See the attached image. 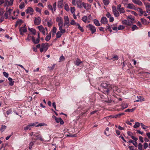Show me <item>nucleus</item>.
Here are the masks:
<instances>
[{"mask_svg":"<svg viewBox=\"0 0 150 150\" xmlns=\"http://www.w3.org/2000/svg\"><path fill=\"white\" fill-rule=\"evenodd\" d=\"M101 86L103 88V92L105 94H108L109 90L113 89V90L115 89V87H114L113 85L108 84V83L105 82H103L101 84Z\"/></svg>","mask_w":150,"mask_h":150,"instance_id":"1","label":"nucleus"},{"mask_svg":"<svg viewBox=\"0 0 150 150\" xmlns=\"http://www.w3.org/2000/svg\"><path fill=\"white\" fill-rule=\"evenodd\" d=\"M122 23L123 24L126 25L127 26H131V16H128L126 20H124L122 21Z\"/></svg>","mask_w":150,"mask_h":150,"instance_id":"2","label":"nucleus"},{"mask_svg":"<svg viewBox=\"0 0 150 150\" xmlns=\"http://www.w3.org/2000/svg\"><path fill=\"white\" fill-rule=\"evenodd\" d=\"M49 47L48 44L47 43H42L41 45V47L40 48V51L42 52L43 51L46 52L48 49Z\"/></svg>","mask_w":150,"mask_h":150,"instance_id":"3","label":"nucleus"},{"mask_svg":"<svg viewBox=\"0 0 150 150\" xmlns=\"http://www.w3.org/2000/svg\"><path fill=\"white\" fill-rule=\"evenodd\" d=\"M38 28L39 30L44 35H45L46 34L48 33L47 28L46 27L44 28L42 25H40L38 26Z\"/></svg>","mask_w":150,"mask_h":150,"instance_id":"4","label":"nucleus"},{"mask_svg":"<svg viewBox=\"0 0 150 150\" xmlns=\"http://www.w3.org/2000/svg\"><path fill=\"white\" fill-rule=\"evenodd\" d=\"M64 23H63V26L64 27L66 26V28H68L70 25L69 18L68 16H64Z\"/></svg>","mask_w":150,"mask_h":150,"instance_id":"5","label":"nucleus"},{"mask_svg":"<svg viewBox=\"0 0 150 150\" xmlns=\"http://www.w3.org/2000/svg\"><path fill=\"white\" fill-rule=\"evenodd\" d=\"M56 21L58 22V25L59 26H63V18L60 16H59L57 17Z\"/></svg>","mask_w":150,"mask_h":150,"instance_id":"6","label":"nucleus"},{"mask_svg":"<svg viewBox=\"0 0 150 150\" xmlns=\"http://www.w3.org/2000/svg\"><path fill=\"white\" fill-rule=\"evenodd\" d=\"M86 27L89 28V29L91 31L92 34L96 32V29L95 27L91 24H89L88 25L86 26Z\"/></svg>","mask_w":150,"mask_h":150,"instance_id":"7","label":"nucleus"},{"mask_svg":"<svg viewBox=\"0 0 150 150\" xmlns=\"http://www.w3.org/2000/svg\"><path fill=\"white\" fill-rule=\"evenodd\" d=\"M19 31L20 33V34L22 35H23L24 33H25L27 31V28L25 27V26L21 27L19 29Z\"/></svg>","mask_w":150,"mask_h":150,"instance_id":"8","label":"nucleus"},{"mask_svg":"<svg viewBox=\"0 0 150 150\" xmlns=\"http://www.w3.org/2000/svg\"><path fill=\"white\" fill-rule=\"evenodd\" d=\"M83 3L84 2H82L81 0H77L76 3L77 7L79 8H82Z\"/></svg>","mask_w":150,"mask_h":150,"instance_id":"9","label":"nucleus"},{"mask_svg":"<svg viewBox=\"0 0 150 150\" xmlns=\"http://www.w3.org/2000/svg\"><path fill=\"white\" fill-rule=\"evenodd\" d=\"M144 5L145 6L146 12L150 13V4L149 3H144Z\"/></svg>","mask_w":150,"mask_h":150,"instance_id":"10","label":"nucleus"},{"mask_svg":"<svg viewBox=\"0 0 150 150\" xmlns=\"http://www.w3.org/2000/svg\"><path fill=\"white\" fill-rule=\"evenodd\" d=\"M41 19L40 18L38 17L37 18H35L34 20V23L35 25H38L40 24Z\"/></svg>","mask_w":150,"mask_h":150,"instance_id":"11","label":"nucleus"},{"mask_svg":"<svg viewBox=\"0 0 150 150\" xmlns=\"http://www.w3.org/2000/svg\"><path fill=\"white\" fill-rule=\"evenodd\" d=\"M83 4V6L86 10L89 9L91 8V5L89 4L84 3Z\"/></svg>","mask_w":150,"mask_h":150,"instance_id":"12","label":"nucleus"},{"mask_svg":"<svg viewBox=\"0 0 150 150\" xmlns=\"http://www.w3.org/2000/svg\"><path fill=\"white\" fill-rule=\"evenodd\" d=\"M137 99L135 100L134 101V102H139V101H144V98L142 97L139 96L138 97V96H137Z\"/></svg>","mask_w":150,"mask_h":150,"instance_id":"13","label":"nucleus"},{"mask_svg":"<svg viewBox=\"0 0 150 150\" xmlns=\"http://www.w3.org/2000/svg\"><path fill=\"white\" fill-rule=\"evenodd\" d=\"M55 119L56 122L57 123L60 122L61 125H62L64 124V122L63 120L60 118H57L56 117H55Z\"/></svg>","mask_w":150,"mask_h":150,"instance_id":"14","label":"nucleus"},{"mask_svg":"<svg viewBox=\"0 0 150 150\" xmlns=\"http://www.w3.org/2000/svg\"><path fill=\"white\" fill-rule=\"evenodd\" d=\"M100 22L102 24H106L108 22L107 19L106 17H103L101 19Z\"/></svg>","mask_w":150,"mask_h":150,"instance_id":"15","label":"nucleus"},{"mask_svg":"<svg viewBox=\"0 0 150 150\" xmlns=\"http://www.w3.org/2000/svg\"><path fill=\"white\" fill-rule=\"evenodd\" d=\"M133 2L139 6H141L143 4L140 0H132Z\"/></svg>","mask_w":150,"mask_h":150,"instance_id":"16","label":"nucleus"},{"mask_svg":"<svg viewBox=\"0 0 150 150\" xmlns=\"http://www.w3.org/2000/svg\"><path fill=\"white\" fill-rule=\"evenodd\" d=\"M112 11L114 15L115 16L117 17L119 16V14L118 12L116 10L115 8H114L113 7Z\"/></svg>","mask_w":150,"mask_h":150,"instance_id":"17","label":"nucleus"},{"mask_svg":"<svg viewBox=\"0 0 150 150\" xmlns=\"http://www.w3.org/2000/svg\"><path fill=\"white\" fill-rule=\"evenodd\" d=\"M33 12L34 10L33 9L30 7H28L25 10V12L26 13H29L31 12Z\"/></svg>","mask_w":150,"mask_h":150,"instance_id":"18","label":"nucleus"},{"mask_svg":"<svg viewBox=\"0 0 150 150\" xmlns=\"http://www.w3.org/2000/svg\"><path fill=\"white\" fill-rule=\"evenodd\" d=\"M82 62L79 59H77L76 61L74 62V63L75 65L77 66H79Z\"/></svg>","mask_w":150,"mask_h":150,"instance_id":"19","label":"nucleus"},{"mask_svg":"<svg viewBox=\"0 0 150 150\" xmlns=\"http://www.w3.org/2000/svg\"><path fill=\"white\" fill-rule=\"evenodd\" d=\"M59 31L62 33H64L66 32V30L65 29L63 28V26H59Z\"/></svg>","mask_w":150,"mask_h":150,"instance_id":"20","label":"nucleus"},{"mask_svg":"<svg viewBox=\"0 0 150 150\" xmlns=\"http://www.w3.org/2000/svg\"><path fill=\"white\" fill-rule=\"evenodd\" d=\"M31 39L32 40L34 44H38L40 42V40H38V39H37L36 40L35 38L33 37H31Z\"/></svg>","mask_w":150,"mask_h":150,"instance_id":"21","label":"nucleus"},{"mask_svg":"<svg viewBox=\"0 0 150 150\" xmlns=\"http://www.w3.org/2000/svg\"><path fill=\"white\" fill-rule=\"evenodd\" d=\"M8 79L10 82L9 83V85L11 86H13L14 84V81H13L11 77H9Z\"/></svg>","mask_w":150,"mask_h":150,"instance_id":"22","label":"nucleus"},{"mask_svg":"<svg viewBox=\"0 0 150 150\" xmlns=\"http://www.w3.org/2000/svg\"><path fill=\"white\" fill-rule=\"evenodd\" d=\"M63 34L59 32V31H58L57 32L56 34V37L57 38H60Z\"/></svg>","mask_w":150,"mask_h":150,"instance_id":"23","label":"nucleus"},{"mask_svg":"<svg viewBox=\"0 0 150 150\" xmlns=\"http://www.w3.org/2000/svg\"><path fill=\"white\" fill-rule=\"evenodd\" d=\"M31 129V126L30 124L27 125L24 128V130H27L28 129L30 130Z\"/></svg>","mask_w":150,"mask_h":150,"instance_id":"24","label":"nucleus"},{"mask_svg":"<svg viewBox=\"0 0 150 150\" xmlns=\"http://www.w3.org/2000/svg\"><path fill=\"white\" fill-rule=\"evenodd\" d=\"M138 29H139V28L136 25L132 24V31H134Z\"/></svg>","mask_w":150,"mask_h":150,"instance_id":"25","label":"nucleus"},{"mask_svg":"<svg viewBox=\"0 0 150 150\" xmlns=\"http://www.w3.org/2000/svg\"><path fill=\"white\" fill-rule=\"evenodd\" d=\"M28 30H29L34 35H35L36 33V30L33 28H28Z\"/></svg>","mask_w":150,"mask_h":150,"instance_id":"26","label":"nucleus"},{"mask_svg":"<svg viewBox=\"0 0 150 150\" xmlns=\"http://www.w3.org/2000/svg\"><path fill=\"white\" fill-rule=\"evenodd\" d=\"M94 23L97 26H99L100 25L99 21L97 19H94Z\"/></svg>","mask_w":150,"mask_h":150,"instance_id":"27","label":"nucleus"},{"mask_svg":"<svg viewBox=\"0 0 150 150\" xmlns=\"http://www.w3.org/2000/svg\"><path fill=\"white\" fill-rule=\"evenodd\" d=\"M47 25L49 27H50L53 24L51 20L47 21Z\"/></svg>","mask_w":150,"mask_h":150,"instance_id":"28","label":"nucleus"},{"mask_svg":"<svg viewBox=\"0 0 150 150\" xmlns=\"http://www.w3.org/2000/svg\"><path fill=\"white\" fill-rule=\"evenodd\" d=\"M140 125V124L139 122H136L133 126V127L134 128H137L139 127Z\"/></svg>","mask_w":150,"mask_h":150,"instance_id":"29","label":"nucleus"},{"mask_svg":"<svg viewBox=\"0 0 150 150\" xmlns=\"http://www.w3.org/2000/svg\"><path fill=\"white\" fill-rule=\"evenodd\" d=\"M22 23V21L21 20V19L18 20L16 22V24L15 25V26L16 27L18 25H20Z\"/></svg>","mask_w":150,"mask_h":150,"instance_id":"30","label":"nucleus"},{"mask_svg":"<svg viewBox=\"0 0 150 150\" xmlns=\"http://www.w3.org/2000/svg\"><path fill=\"white\" fill-rule=\"evenodd\" d=\"M51 38V34L49 33L48 35H47L45 38V40L47 41H49L50 39Z\"/></svg>","mask_w":150,"mask_h":150,"instance_id":"31","label":"nucleus"},{"mask_svg":"<svg viewBox=\"0 0 150 150\" xmlns=\"http://www.w3.org/2000/svg\"><path fill=\"white\" fill-rule=\"evenodd\" d=\"M79 23H76L75 22V21L74 20H72L71 22H70V24L72 25H75L76 26H77V24H78Z\"/></svg>","mask_w":150,"mask_h":150,"instance_id":"32","label":"nucleus"},{"mask_svg":"<svg viewBox=\"0 0 150 150\" xmlns=\"http://www.w3.org/2000/svg\"><path fill=\"white\" fill-rule=\"evenodd\" d=\"M138 149L140 150H144V149L143 147V146L140 143H139L138 144Z\"/></svg>","mask_w":150,"mask_h":150,"instance_id":"33","label":"nucleus"},{"mask_svg":"<svg viewBox=\"0 0 150 150\" xmlns=\"http://www.w3.org/2000/svg\"><path fill=\"white\" fill-rule=\"evenodd\" d=\"M25 7L24 3V2H21L19 6V8L21 9H22Z\"/></svg>","mask_w":150,"mask_h":150,"instance_id":"34","label":"nucleus"},{"mask_svg":"<svg viewBox=\"0 0 150 150\" xmlns=\"http://www.w3.org/2000/svg\"><path fill=\"white\" fill-rule=\"evenodd\" d=\"M64 7L65 10L67 11H69V8L68 4H66L64 5Z\"/></svg>","mask_w":150,"mask_h":150,"instance_id":"35","label":"nucleus"},{"mask_svg":"<svg viewBox=\"0 0 150 150\" xmlns=\"http://www.w3.org/2000/svg\"><path fill=\"white\" fill-rule=\"evenodd\" d=\"M57 30L56 28L54 26L53 27L52 29V32L53 33V35H54V34L56 33Z\"/></svg>","mask_w":150,"mask_h":150,"instance_id":"36","label":"nucleus"},{"mask_svg":"<svg viewBox=\"0 0 150 150\" xmlns=\"http://www.w3.org/2000/svg\"><path fill=\"white\" fill-rule=\"evenodd\" d=\"M140 125L142 128L144 129H145L148 128V127L144 125V124L142 123H140Z\"/></svg>","mask_w":150,"mask_h":150,"instance_id":"37","label":"nucleus"},{"mask_svg":"<svg viewBox=\"0 0 150 150\" xmlns=\"http://www.w3.org/2000/svg\"><path fill=\"white\" fill-rule=\"evenodd\" d=\"M6 126L2 125L0 129L2 132H3L6 129Z\"/></svg>","mask_w":150,"mask_h":150,"instance_id":"38","label":"nucleus"},{"mask_svg":"<svg viewBox=\"0 0 150 150\" xmlns=\"http://www.w3.org/2000/svg\"><path fill=\"white\" fill-rule=\"evenodd\" d=\"M78 26V28L82 32H83L84 30L80 26L79 24H77V26Z\"/></svg>","mask_w":150,"mask_h":150,"instance_id":"39","label":"nucleus"},{"mask_svg":"<svg viewBox=\"0 0 150 150\" xmlns=\"http://www.w3.org/2000/svg\"><path fill=\"white\" fill-rule=\"evenodd\" d=\"M12 11H13L12 9L9 8L6 12L7 13H8L9 14V15L11 16V12H12Z\"/></svg>","mask_w":150,"mask_h":150,"instance_id":"40","label":"nucleus"},{"mask_svg":"<svg viewBox=\"0 0 150 150\" xmlns=\"http://www.w3.org/2000/svg\"><path fill=\"white\" fill-rule=\"evenodd\" d=\"M103 2L105 5H107L109 4V0H103Z\"/></svg>","mask_w":150,"mask_h":150,"instance_id":"41","label":"nucleus"},{"mask_svg":"<svg viewBox=\"0 0 150 150\" xmlns=\"http://www.w3.org/2000/svg\"><path fill=\"white\" fill-rule=\"evenodd\" d=\"M47 125L44 123H41L37 125V127L42 126H47Z\"/></svg>","mask_w":150,"mask_h":150,"instance_id":"42","label":"nucleus"},{"mask_svg":"<svg viewBox=\"0 0 150 150\" xmlns=\"http://www.w3.org/2000/svg\"><path fill=\"white\" fill-rule=\"evenodd\" d=\"M53 8L54 11H55L56 10V3H54L53 5Z\"/></svg>","mask_w":150,"mask_h":150,"instance_id":"43","label":"nucleus"},{"mask_svg":"<svg viewBox=\"0 0 150 150\" xmlns=\"http://www.w3.org/2000/svg\"><path fill=\"white\" fill-rule=\"evenodd\" d=\"M34 144V143L33 142H31L29 144V148L30 149V150H31L32 148V146Z\"/></svg>","mask_w":150,"mask_h":150,"instance_id":"44","label":"nucleus"},{"mask_svg":"<svg viewBox=\"0 0 150 150\" xmlns=\"http://www.w3.org/2000/svg\"><path fill=\"white\" fill-rule=\"evenodd\" d=\"M125 28L124 26L122 25H120L117 28V29L118 30H121L124 29Z\"/></svg>","mask_w":150,"mask_h":150,"instance_id":"45","label":"nucleus"},{"mask_svg":"<svg viewBox=\"0 0 150 150\" xmlns=\"http://www.w3.org/2000/svg\"><path fill=\"white\" fill-rule=\"evenodd\" d=\"M37 139H36L37 140L39 139L42 141L43 140V139L42 138V136L40 135H37Z\"/></svg>","mask_w":150,"mask_h":150,"instance_id":"46","label":"nucleus"},{"mask_svg":"<svg viewBox=\"0 0 150 150\" xmlns=\"http://www.w3.org/2000/svg\"><path fill=\"white\" fill-rule=\"evenodd\" d=\"M55 65V64H53V65H52V66L51 67H48V68L49 69L50 71L52 70L54 68Z\"/></svg>","mask_w":150,"mask_h":150,"instance_id":"47","label":"nucleus"},{"mask_svg":"<svg viewBox=\"0 0 150 150\" xmlns=\"http://www.w3.org/2000/svg\"><path fill=\"white\" fill-rule=\"evenodd\" d=\"M87 19V17L86 16H84L82 19V21L85 23H86V22Z\"/></svg>","mask_w":150,"mask_h":150,"instance_id":"48","label":"nucleus"},{"mask_svg":"<svg viewBox=\"0 0 150 150\" xmlns=\"http://www.w3.org/2000/svg\"><path fill=\"white\" fill-rule=\"evenodd\" d=\"M14 0H10L8 2V4L9 6L13 5Z\"/></svg>","mask_w":150,"mask_h":150,"instance_id":"49","label":"nucleus"},{"mask_svg":"<svg viewBox=\"0 0 150 150\" xmlns=\"http://www.w3.org/2000/svg\"><path fill=\"white\" fill-rule=\"evenodd\" d=\"M118 11L121 13H123L125 12V10L123 8V7H122L121 8H120L119 10H118Z\"/></svg>","mask_w":150,"mask_h":150,"instance_id":"50","label":"nucleus"},{"mask_svg":"<svg viewBox=\"0 0 150 150\" xmlns=\"http://www.w3.org/2000/svg\"><path fill=\"white\" fill-rule=\"evenodd\" d=\"M48 9H50V10H51L52 11V13H53L54 11L52 5H49L48 6Z\"/></svg>","mask_w":150,"mask_h":150,"instance_id":"51","label":"nucleus"},{"mask_svg":"<svg viewBox=\"0 0 150 150\" xmlns=\"http://www.w3.org/2000/svg\"><path fill=\"white\" fill-rule=\"evenodd\" d=\"M137 11H138L140 13V14H141V13H142L143 11L142 9L139 8H137Z\"/></svg>","mask_w":150,"mask_h":150,"instance_id":"52","label":"nucleus"},{"mask_svg":"<svg viewBox=\"0 0 150 150\" xmlns=\"http://www.w3.org/2000/svg\"><path fill=\"white\" fill-rule=\"evenodd\" d=\"M142 15H143L144 16H148V15L147 14L146 11H143L142 13H141V14L140 15V16H141Z\"/></svg>","mask_w":150,"mask_h":150,"instance_id":"53","label":"nucleus"},{"mask_svg":"<svg viewBox=\"0 0 150 150\" xmlns=\"http://www.w3.org/2000/svg\"><path fill=\"white\" fill-rule=\"evenodd\" d=\"M143 146L144 149H146L148 147V144L146 142H145Z\"/></svg>","mask_w":150,"mask_h":150,"instance_id":"54","label":"nucleus"},{"mask_svg":"<svg viewBox=\"0 0 150 150\" xmlns=\"http://www.w3.org/2000/svg\"><path fill=\"white\" fill-rule=\"evenodd\" d=\"M122 108L123 109H125L127 107V105L126 103L122 104L121 105Z\"/></svg>","mask_w":150,"mask_h":150,"instance_id":"55","label":"nucleus"},{"mask_svg":"<svg viewBox=\"0 0 150 150\" xmlns=\"http://www.w3.org/2000/svg\"><path fill=\"white\" fill-rule=\"evenodd\" d=\"M115 127L119 129L120 130H122L124 129V128L122 127H121L120 126H118L117 125H115Z\"/></svg>","mask_w":150,"mask_h":150,"instance_id":"56","label":"nucleus"},{"mask_svg":"<svg viewBox=\"0 0 150 150\" xmlns=\"http://www.w3.org/2000/svg\"><path fill=\"white\" fill-rule=\"evenodd\" d=\"M38 122H36L35 123H30V125L31 127L32 126H35V127H37L36 126L37 125H36V124Z\"/></svg>","mask_w":150,"mask_h":150,"instance_id":"57","label":"nucleus"},{"mask_svg":"<svg viewBox=\"0 0 150 150\" xmlns=\"http://www.w3.org/2000/svg\"><path fill=\"white\" fill-rule=\"evenodd\" d=\"M10 16V15H9V14L6 12L4 14L5 18L6 19H7L8 18V17H9Z\"/></svg>","mask_w":150,"mask_h":150,"instance_id":"58","label":"nucleus"},{"mask_svg":"<svg viewBox=\"0 0 150 150\" xmlns=\"http://www.w3.org/2000/svg\"><path fill=\"white\" fill-rule=\"evenodd\" d=\"M65 59L64 57L63 56V55H62V56L60 57L59 58V61H62L64 60Z\"/></svg>","mask_w":150,"mask_h":150,"instance_id":"59","label":"nucleus"},{"mask_svg":"<svg viewBox=\"0 0 150 150\" xmlns=\"http://www.w3.org/2000/svg\"><path fill=\"white\" fill-rule=\"evenodd\" d=\"M31 37H32L30 35L28 34L26 39V40L28 41H29L31 39Z\"/></svg>","mask_w":150,"mask_h":150,"instance_id":"60","label":"nucleus"},{"mask_svg":"<svg viewBox=\"0 0 150 150\" xmlns=\"http://www.w3.org/2000/svg\"><path fill=\"white\" fill-rule=\"evenodd\" d=\"M4 12V10L3 9H0V16L3 14Z\"/></svg>","mask_w":150,"mask_h":150,"instance_id":"61","label":"nucleus"},{"mask_svg":"<svg viewBox=\"0 0 150 150\" xmlns=\"http://www.w3.org/2000/svg\"><path fill=\"white\" fill-rule=\"evenodd\" d=\"M3 73L4 76L5 77L7 78L8 77V73L6 72H4Z\"/></svg>","mask_w":150,"mask_h":150,"instance_id":"62","label":"nucleus"},{"mask_svg":"<svg viewBox=\"0 0 150 150\" xmlns=\"http://www.w3.org/2000/svg\"><path fill=\"white\" fill-rule=\"evenodd\" d=\"M111 27L113 30H117V27H114L113 25H112L111 26Z\"/></svg>","mask_w":150,"mask_h":150,"instance_id":"63","label":"nucleus"},{"mask_svg":"<svg viewBox=\"0 0 150 150\" xmlns=\"http://www.w3.org/2000/svg\"><path fill=\"white\" fill-rule=\"evenodd\" d=\"M139 139L140 141L142 142V143H143L144 142V140H143V138L141 136H140L139 137Z\"/></svg>","mask_w":150,"mask_h":150,"instance_id":"64","label":"nucleus"}]
</instances>
